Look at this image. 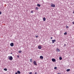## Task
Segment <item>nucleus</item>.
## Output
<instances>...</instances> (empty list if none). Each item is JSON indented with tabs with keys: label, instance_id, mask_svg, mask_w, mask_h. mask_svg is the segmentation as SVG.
Returning a JSON list of instances; mask_svg holds the SVG:
<instances>
[{
	"label": "nucleus",
	"instance_id": "obj_2",
	"mask_svg": "<svg viewBox=\"0 0 74 74\" xmlns=\"http://www.w3.org/2000/svg\"><path fill=\"white\" fill-rule=\"evenodd\" d=\"M33 64L34 65H35V66H36L37 65V63H36V61H34L33 62Z\"/></svg>",
	"mask_w": 74,
	"mask_h": 74
},
{
	"label": "nucleus",
	"instance_id": "obj_26",
	"mask_svg": "<svg viewBox=\"0 0 74 74\" xmlns=\"http://www.w3.org/2000/svg\"><path fill=\"white\" fill-rule=\"evenodd\" d=\"M66 45H66V44H64V46H65V47H66Z\"/></svg>",
	"mask_w": 74,
	"mask_h": 74
},
{
	"label": "nucleus",
	"instance_id": "obj_24",
	"mask_svg": "<svg viewBox=\"0 0 74 74\" xmlns=\"http://www.w3.org/2000/svg\"><path fill=\"white\" fill-rule=\"evenodd\" d=\"M29 74H32V72H30Z\"/></svg>",
	"mask_w": 74,
	"mask_h": 74
},
{
	"label": "nucleus",
	"instance_id": "obj_16",
	"mask_svg": "<svg viewBox=\"0 0 74 74\" xmlns=\"http://www.w3.org/2000/svg\"><path fill=\"white\" fill-rule=\"evenodd\" d=\"M38 9H39V8H38L37 7H36V10H38Z\"/></svg>",
	"mask_w": 74,
	"mask_h": 74
},
{
	"label": "nucleus",
	"instance_id": "obj_29",
	"mask_svg": "<svg viewBox=\"0 0 74 74\" xmlns=\"http://www.w3.org/2000/svg\"><path fill=\"white\" fill-rule=\"evenodd\" d=\"M50 39H51V40L52 39V37H51Z\"/></svg>",
	"mask_w": 74,
	"mask_h": 74
},
{
	"label": "nucleus",
	"instance_id": "obj_22",
	"mask_svg": "<svg viewBox=\"0 0 74 74\" xmlns=\"http://www.w3.org/2000/svg\"><path fill=\"white\" fill-rule=\"evenodd\" d=\"M36 38H38V36H36Z\"/></svg>",
	"mask_w": 74,
	"mask_h": 74
},
{
	"label": "nucleus",
	"instance_id": "obj_3",
	"mask_svg": "<svg viewBox=\"0 0 74 74\" xmlns=\"http://www.w3.org/2000/svg\"><path fill=\"white\" fill-rule=\"evenodd\" d=\"M51 6L52 7H55V5H54V4H52V3L51 4Z\"/></svg>",
	"mask_w": 74,
	"mask_h": 74
},
{
	"label": "nucleus",
	"instance_id": "obj_12",
	"mask_svg": "<svg viewBox=\"0 0 74 74\" xmlns=\"http://www.w3.org/2000/svg\"><path fill=\"white\" fill-rule=\"evenodd\" d=\"M70 71V69H66V71H67V72H69V71Z\"/></svg>",
	"mask_w": 74,
	"mask_h": 74
},
{
	"label": "nucleus",
	"instance_id": "obj_27",
	"mask_svg": "<svg viewBox=\"0 0 74 74\" xmlns=\"http://www.w3.org/2000/svg\"><path fill=\"white\" fill-rule=\"evenodd\" d=\"M72 23L73 25H74V22H72Z\"/></svg>",
	"mask_w": 74,
	"mask_h": 74
},
{
	"label": "nucleus",
	"instance_id": "obj_32",
	"mask_svg": "<svg viewBox=\"0 0 74 74\" xmlns=\"http://www.w3.org/2000/svg\"><path fill=\"white\" fill-rule=\"evenodd\" d=\"M10 54H12V53H10Z\"/></svg>",
	"mask_w": 74,
	"mask_h": 74
},
{
	"label": "nucleus",
	"instance_id": "obj_6",
	"mask_svg": "<svg viewBox=\"0 0 74 74\" xmlns=\"http://www.w3.org/2000/svg\"><path fill=\"white\" fill-rule=\"evenodd\" d=\"M52 43L53 44L56 41V40H52Z\"/></svg>",
	"mask_w": 74,
	"mask_h": 74
},
{
	"label": "nucleus",
	"instance_id": "obj_4",
	"mask_svg": "<svg viewBox=\"0 0 74 74\" xmlns=\"http://www.w3.org/2000/svg\"><path fill=\"white\" fill-rule=\"evenodd\" d=\"M52 61L53 62H55L56 61V60L54 58H53L52 59Z\"/></svg>",
	"mask_w": 74,
	"mask_h": 74
},
{
	"label": "nucleus",
	"instance_id": "obj_1",
	"mask_svg": "<svg viewBox=\"0 0 74 74\" xmlns=\"http://www.w3.org/2000/svg\"><path fill=\"white\" fill-rule=\"evenodd\" d=\"M8 59L10 61H12L13 60V58L12 56H9L8 57Z\"/></svg>",
	"mask_w": 74,
	"mask_h": 74
},
{
	"label": "nucleus",
	"instance_id": "obj_31",
	"mask_svg": "<svg viewBox=\"0 0 74 74\" xmlns=\"http://www.w3.org/2000/svg\"><path fill=\"white\" fill-rule=\"evenodd\" d=\"M35 74H37V72H35Z\"/></svg>",
	"mask_w": 74,
	"mask_h": 74
},
{
	"label": "nucleus",
	"instance_id": "obj_17",
	"mask_svg": "<svg viewBox=\"0 0 74 74\" xmlns=\"http://www.w3.org/2000/svg\"><path fill=\"white\" fill-rule=\"evenodd\" d=\"M4 70H5V71H7V69L6 68H5L4 69Z\"/></svg>",
	"mask_w": 74,
	"mask_h": 74
},
{
	"label": "nucleus",
	"instance_id": "obj_23",
	"mask_svg": "<svg viewBox=\"0 0 74 74\" xmlns=\"http://www.w3.org/2000/svg\"><path fill=\"white\" fill-rule=\"evenodd\" d=\"M17 57L18 58H19V55H18L17 56Z\"/></svg>",
	"mask_w": 74,
	"mask_h": 74
},
{
	"label": "nucleus",
	"instance_id": "obj_8",
	"mask_svg": "<svg viewBox=\"0 0 74 74\" xmlns=\"http://www.w3.org/2000/svg\"><path fill=\"white\" fill-rule=\"evenodd\" d=\"M40 59H43L44 58V57L42 56H40Z\"/></svg>",
	"mask_w": 74,
	"mask_h": 74
},
{
	"label": "nucleus",
	"instance_id": "obj_19",
	"mask_svg": "<svg viewBox=\"0 0 74 74\" xmlns=\"http://www.w3.org/2000/svg\"><path fill=\"white\" fill-rule=\"evenodd\" d=\"M18 52H19V53H21V52H22V51H18Z\"/></svg>",
	"mask_w": 74,
	"mask_h": 74
},
{
	"label": "nucleus",
	"instance_id": "obj_15",
	"mask_svg": "<svg viewBox=\"0 0 74 74\" xmlns=\"http://www.w3.org/2000/svg\"><path fill=\"white\" fill-rule=\"evenodd\" d=\"M62 58L61 57H60L59 58V60H62Z\"/></svg>",
	"mask_w": 74,
	"mask_h": 74
},
{
	"label": "nucleus",
	"instance_id": "obj_30",
	"mask_svg": "<svg viewBox=\"0 0 74 74\" xmlns=\"http://www.w3.org/2000/svg\"><path fill=\"white\" fill-rule=\"evenodd\" d=\"M68 27H69L68 26H66V28H68Z\"/></svg>",
	"mask_w": 74,
	"mask_h": 74
},
{
	"label": "nucleus",
	"instance_id": "obj_25",
	"mask_svg": "<svg viewBox=\"0 0 74 74\" xmlns=\"http://www.w3.org/2000/svg\"><path fill=\"white\" fill-rule=\"evenodd\" d=\"M1 14H2V13H1V11H0V15H1Z\"/></svg>",
	"mask_w": 74,
	"mask_h": 74
},
{
	"label": "nucleus",
	"instance_id": "obj_5",
	"mask_svg": "<svg viewBox=\"0 0 74 74\" xmlns=\"http://www.w3.org/2000/svg\"><path fill=\"white\" fill-rule=\"evenodd\" d=\"M38 48L39 49H41L42 48V47L41 46H38Z\"/></svg>",
	"mask_w": 74,
	"mask_h": 74
},
{
	"label": "nucleus",
	"instance_id": "obj_7",
	"mask_svg": "<svg viewBox=\"0 0 74 74\" xmlns=\"http://www.w3.org/2000/svg\"><path fill=\"white\" fill-rule=\"evenodd\" d=\"M10 45L11 47H13L14 46V43L13 42L11 43L10 44Z\"/></svg>",
	"mask_w": 74,
	"mask_h": 74
},
{
	"label": "nucleus",
	"instance_id": "obj_20",
	"mask_svg": "<svg viewBox=\"0 0 74 74\" xmlns=\"http://www.w3.org/2000/svg\"><path fill=\"white\" fill-rule=\"evenodd\" d=\"M31 13H32V14H33V11H32V10L31 11Z\"/></svg>",
	"mask_w": 74,
	"mask_h": 74
},
{
	"label": "nucleus",
	"instance_id": "obj_13",
	"mask_svg": "<svg viewBox=\"0 0 74 74\" xmlns=\"http://www.w3.org/2000/svg\"><path fill=\"white\" fill-rule=\"evenodd\" d=\"M17 73H18V74H20L21 73V72H20V71H17Z\"/></svg>",
	"mask_w": 74,
	"mask_h": 74
},
{
	"label": "nucleus",
	"instance_id": "obj_18",
	"mask_svg": "<svg viewBox=\"0 0 74 74\" xmlns=\"http://www.w3.org/2000/svg\"><path fill=\"white\" fill-rule=\"evenodd\" d=\"M64 34V35H66V34H67V33L66 32H65Z\"/></svg>",
	"mask_w": 74,
	"mask_h": 74
},
{
	"label": "nucleus",
	"instance_id": "obj_28",
	"mask_svg": "<svg viewBox=\"0 0 74 74\" xmlns=\"http://www.w3.org/2000/svg\"><path fill=\"white\" fill-rule=\"evenodd\" d=\"M15 74H18V73L17 72H16L15 73Z\"/></svg>",
	"mask_w": 74,
	"mask_h": 74
},
{
	"label": "nucleus",
	"instance_id": "obj_9",
	"mask_svg": "<svg viewBox=\"0 0 74 74\" xmlns=\"http://www.w3.org/2000/svg\"><path fill=\"white\" fill-rule=\"evenodd\" d=\"M56 51H57V52H60V49L57 48L56 49Z\"/></svg>",
	"mask_w": 74,
	"mask_h": 74
},
{
	"label": "nucleus",
	"instance_id": "obj_33",
	"mask_svg": "<svg viewBox=\"0 0 74 74\" xmlns=\"http://www.w3.org/2000/svg\"><path fill=\"white\" fill-rule=\"evenodd\" d=\"M57 74H60V73H57Z\"/></svg>",
	"mask_w": 74,
	"mask_h": 74
},
{
	"label": "nucleus",
	"instance_id": "obj_21",
	"mask_svg": "<svg viewBox=\"0 0 74 74\" xmlns=\"http://www.w3.org/2000/svg\"><path fill=\"white\" fill-rule=\"evenodd\" d=\"M57 69V67H55L54 68V69H55V70H56Z\"/></svg>",
	"mask_w": 74,
	"mask_h": 74
},
{
	"label": "nucleus",
	"instance_id": "obj_14",
	"mask_svg": "<svg viewBox=\"0 0 74 74\" xmlns=\"http://www.w3.org/2000/svg\"><path fill=\"white\" fill-rule=\"evenodd\" d=\"M37 5L38 7H40V6H41V5H40L38 4H37Z\"/></svg>",
	"mask_w": 74,
	"mask_h": 74
},
{
	"label": "nucleus",
	"instance_id": "obj_10",
	"mask_svg": "<svg viewBox=\"0 0 74 74\" xmlns=\"http://www.w3.org/2000/svg\"><path fill=\"white\" fill-rule=\"evenodd\" d=\"M43 21H45L46 20V18L45 17H44L43 18Z\"/></svg>",
	"mask_w": 74,
	"mask_h": 74
},
{
	"label": "nucleus",
	"instance_id": "obj_11",
	"mask_svg": "<svg viewBox=\"0 0 74 74\" xmlns=\"http://www.w3.org/2000/svg\"><path fill=\"white\" fill-rule=\"evenodd\" d=\"M30 62L31 63H32V62H33V60H32V59H30Z\"/></svg>",
	"mask_w": 74,
	"mask_h": 74
}]
</instances>
